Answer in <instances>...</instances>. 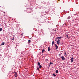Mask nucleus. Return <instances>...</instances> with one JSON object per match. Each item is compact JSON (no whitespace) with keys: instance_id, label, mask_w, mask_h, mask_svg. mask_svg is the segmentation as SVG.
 I'll return each mask as SVG.
<instances>
[{"instance_id":"obj_1","label":"nucleus","mask_w":79,"mask_h":79,"mask_svg":"<svg viewBox=\"0 0 79 79\" xmlns=\"http://www.w3.org/2000/svg\"><path fill=\"white\" fill-rule=\"evenodd\" d=\"M60 39H58V40L57 41L56 43L58 45H60Z\"/></svg>"},{"instance_id":"obj_2","label":"nucleus","mask_w":79,"mask_h":79,"mask_svg":"<svg viewBox=\"0 0 79 79\" xmlns=\"http://www.w3.org/2000/svg\"><path fill=\"white\" fill-rule=\"evenodd\" d=\"M61 58L62 59V60H63L64 61V60H65V58H64V56H62L61 57Z\"/></svg>"},{"instance_id":"obj_3","label":"nucleus","mask_w":79,"mask_h":79,"mask_svg":"<svg viewBox=\"0 0 79 79\" xmlns=\"http://www.w3.org/2000/svg\"><path fill=\"white\" fill-rule=\"evenodd\" d=\"M71 63H73V61H74V58L72 57L71 59Z\"/></svg>"},{"instance_id":"obj_4","label":"nucleus","mask_w":79,"mask_h":79,"mask_svg":"<svg viewBox=\"0 0 79 79\" xmlns=\"http://www.w3.org/2000/svg\"><path fill=\"white\" fill-rule=\"evenodd\" d=\"M55 47H56V50H57V48H58V47L57 46V45H56V44H55Z\"/></svg>"},{"instance_id":"obj_5","label":"nucleus","mask_w":79,"mask_h":79,"mask_svg":"<svg viewBox=\"0 0 79 79\" xmlns=\"http://www.w3.org/2000/svg\"><path fill=\"white\" fill-rule=\"evenodd\" d=\"M14 73H15V77H17V76H18V75H17V73H16V72H14Z\"/></svg>"},{"instance_id":"obj_6","label":"nucleus","mask_w":79,"mask_h":79,"mask_svg":"<svg viewBox=\"0 0 79 79\" xmlns=\"http://www.w3.org/2000/svg\"><path fill=\"white\" fill-rule=\"evenodd\" d=\"M62 38L61 36H60V37H58L56 38V39H62Z\"/></svg>"},{"instance_id":"obj_7","label":"nucleus","mask_w":79,"mask_h":79,"mask_svg":"<svg viewBox=\"0 0 79 79\" xmlns=\"http://www.w3.org/2000/svg\"><path fill=\"white\" fill-rule=\"evenodd\" d=\"M5 44V42H3L2 43V44H1V45H4Z\"/></svg>"},{"instance_id":"obj_8","label":"nucleus","mask_w":79,"mask_h":79,"mask_svg":"<svg viewBox=\"0 0 79 79\" xmlns=\"http://www.w3.org/2000/svg\"><path fill=\"white\" fill-rule=\"evenodd\" d=\"M56 74H58V70H56Z\"/></svg>"},{"instance_id":"obj_9","label":"nucleus","mask_w":79,"mask_h":79,"mask_svg":"<svg viewBox=\"0 0 79 79\" xmlns=\"http://www.w3.org/2000/svg\"><path fill=\"white\" fill-rule=\"evenodd\" d=\"M37 64L38 65V66H40V63L38 62Z\"/></svg>"},{"instance_id":"obj_10","label":"nucleus","mask_w":79,"mask_h":79,"mask_svg":"<svg viewBox=\"0 0 79 79\" xmlns=\"http://www.w3.org/2000/svg\"><path fill=\"white\" fill-rule=\"evenodd\" d=\"M71 18V17L70 16H69L68 18H67V19H69Z\"/></svg>"},{"instance_id":"obj_11","label":"nucleus","mask_w":79,"mask_h":79,"mask_svg":"<svg viewBox=\"0 0 79 79\" xmlns=\"http://www.w3.org/2000/svg\"><path fill=\"white\" fill-rule=\"evenodd\" d=\"M48 52H50V47H48Z\"/></svg>"},{"instance_id":"obj_12","label":"nucleus","mask_w":79,"mask_h":79,"mask_svg":"<svg viewBox=\"0 0 79 79\" xmlns=\"http://www.w3.org/2000/svg\"><path fill=\"white\" fill-rule=\"evenodd\" d=\"M52 75L54 77H55V76H56V75L54 73H53L52 74Z\"/></svg>"},{"instance_id":"obj_13","label":"nucleus","mask_w":79,"mask_h":79,"mask_svg":"<svg viewBox=\"0 0 79 79\" xmlns=\"http://www.w3.org/2000/svg\"><path fill=\"white\" fill-rule=\"evenodd\" d=\"M31 40H28V43L29 44V43H30V42H31Z\"/></svg>"},{"instance_id":"obj_14","label":"nucleus","mask_w":79,"mask_h":79,"mask_svg":"<svg viewBox=\"0 0 79 79\" xmlns=\"http://www.w3.org/2000/svg\"><path fill=\"white\" fill-rule=\"evenodd\" d=\"M39 66H40L39 68H40V69L41 68H42V65H40Z\"/></svg>"},{"instance_id":"obj_15","label":"nucleus","mask_w":79,"mask_h":79,"mask_svg":"<svg viewBox=\"0 0 79 79\" xmlns=\"http://www.w3.org/2000/svg\"><path fill=\"white\" fill-rule=\"evenodd\" d=\"M2 31V28H0V32Z\"/></svg>"},{"instance_id":"obj_16","label":"nucleus","mask_w":79,"mask_h":79,"mask_svg":"<svg viewBox=\"0 0 79 79\" xmlns=\"http://www.w3.org/2000/svg\"><path fill=\"white\" fill-rule=\"evenodd\" d=\"M45 51V49H43L42 51V52H44Z\"/></svg>"},{"instance_id":"obj_17","label":"nucleus","mask_w":79,"mask_h":79,"mask_svg":"<svg viewBox=\"0 0 79 79\" xmlns=\"http://www.w3.org/2000/svg\"><path fill=\"white\" fill-rule=\"evenodd\" d=\"M53 44H54V41L52 42V45H53Z\"/></svg>"},{"instance_id":"obj_18","label":"nucleus","mask_w":79,"mask_h":79,"mask_svg":"<svg viewBox=\"0 0 79 79\" xmlns=\"http://www.w3.org/2000/svg\"><path fill=\"white\" fill-rule=\"evenodd\" d=\"M37 69H38V70H39V67H37Z\"/></svg>"},{"instance_id":"obj_19","label":"nucleus","mask_w":79,"mask_h":79,"mask_svg":"<svg viewBox=\"0 0 79 79\" xmlns=\"http://www.w3.org/2000/svg\"><path fill=\"white\" fill-rule=\"evenodd\" d=\"M66 37H67V38H68V35H66Z\"/></svg>"},{"instance_id":"obj_20","label":"nucleus","mask_w":79,"mask_h":79,"mask_svg":"<svg viewBox=\"0 0 79 79\" xmlns=\"http://www.w3.org/2000/svg\"><path fill=\"white\" fill-rule=\"evenodd\" d=\"M53 64V63H52V62H50V65H50V64Z\"/></svg>"},{"instance_id":"obj_21","label":"nucleus","mask_w":79,"mask_h":79,"mask_svg":"<svg viewBox=\"0 0 79 79\" xmlns=\"http://www.w3.org/2000/svg\"><path fill=\"white\" fill-rule=\"evenodd\" d=\"M45 60H46V61H48V59H45Z\"/></svg>"},{"instance_id":"obj_22","label":"nucleus","mask_w":79,"mask_h":79,"mask_svg":"<svg viewBox=\"0 0 79 79\" xmlns=\"http://www.w3.org/2000/svg\"><path fill=\"white\" fill-rule=\"evenodd\" d=\"M15 38H14V37L12 39V40H15Z\"/></svg>"},{"instance_id":"obj_23","label":"nucleus","mask_w":79,"mask_h":79,"mask_svg":"<svg viewBox=\"0 0 79 79\" xmlns=\"http://www.w3.org/2000/svg\"><path fill=\"white\" fill-rule=\"evenodd\" d=\"M64 55H65L66 56L67 55L66 54V53H64Z\"/></svg>"},{"instance_id":"obj_24","label":"nucleus","mask_w":79,"mask_h":79,"mask_svg":"<svg viewBox=\"0 0 79 79\" xmlns=\"http://www.w3.org/2000/svg\"><path fill=\"white\" fill-rule=\"evenodd\" d=\"M23 34L22 33V34H21V35H22V36H23Z\"/></svg>"},{"instance_id":"obj_25","label":"nucleus","mask_w":79,"mask_h":79,"mask_svg":"<svg viewBox=\"0 0 79 79\" xmlns=\"http://www.w3.org/2000/svg\"><path fill=\"white\" fill-rule=\"evenodd\" d=\"M56 39L55 40V41H56Z\"/></svg>"},{"instance_id":"obj_26","label":"nucleus","mask_w":79,"mask_h":79,"mask_svg":"<svg viewBox=\"0 0 79 79\" xmlns=\"http://www.w3.org/2000/svg\"><path fill=\"white\" fill-rule=\"evenodd\" d=\"M54 31H55V32H56V30H55Z\"/></svg>"},{"instance_id":"obj_27","label":"nucleus","mask_w":79,"mask_h":79,"mask_svg":"<svg viewBox=\"0 0 79 79\" xmlns=\"http://www.w3.org/2000/svg\"><path fill=\"white\" fill-rule=\"evenodd\" d=\"M59 56H60V54H59Z\"/></svg>"},{"instance_id":"obj_28","label":"nucleus","mask_w":79,"mask_h":79,"mask_svg":"<svg viewBox=\"0 0 79 79\" xmlns=\"http://www.w3.org/2000/svg\"><path fill=\"white\" fill-rule=\"evenodd\" d=\"M76 15H77V14H76Z\"/></svg>"}]
</instances>
